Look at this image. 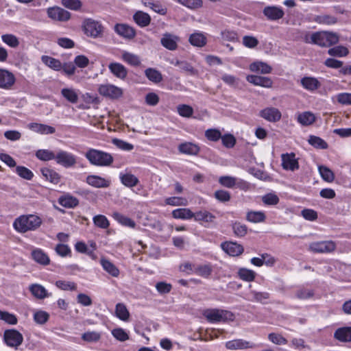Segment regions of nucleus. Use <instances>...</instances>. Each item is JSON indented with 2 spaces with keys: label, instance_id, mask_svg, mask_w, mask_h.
Masks as SVG:
<instances>
[{
  "label": "nucleus",
  "instance_id": "f3484780",
  "mask_svg": "<svg viewBox=\"0 0 351 351\" xmlns=\"http://www.w3.org/2000/svg\"><path fill=\"white\" fill-rule=\"evenodd\" d=\"M86 182L88 184L95 188H108L111 184L110 180L95 175L88 176Z\"/></svg>",
  "mask_w": 351,
  "mask_h": 351
},
{
  "label": "nucleus",
  "instance_id": "393cba45",
  "mask_svg": "<svg viewBox=\"0 0 351 351\" xmlns=\"http://www.w3.org/2000/svg\"><path fill=\"white\" fill-rule=\"evenodd\" d=\"M32 259L42 265H47L50 263L48 255L41 249L36 248L32 252Z\"/></svg>",
  "mask_w": 351,
  "mask_h": 351
},
{
  "label": "nucleus",
  "instance_id": "49530a36",
  "mask_svg": "<svg viewBox=\"0 0 351 351\" xmlns=\"http://www.w3.org/2000/svg\"><path fill=\"white\" fill-rule=\"evenodd\" d=\"M246 219L252 223L263 222L265 219V215L261 211H250L247 213Z\"/></svg>",
  "mask_w": 351,
  "mask_h": 351
},
{
  "label": "nucleus",
  "instance_id": "0e129e2a",
  "mask_svg": "<svg viewBox=\"0 0 351 351\" xmlns=\"http://www.w3.org/2000/svg\"><path fill=\"white\" fill-rule=\"evenodd\" d=\"M178 114L183 117H191L193 113V109L191 106L186 104H181L177 106Z\"/></svg>",
  "mask_w": 351,
  "mask_h": 351
},
{
  "label": "nucleus",
  "instance_id": "ea45409f",
  "mask_svg": "<svg viewBox=\"0 0 351 351\" xmlns=\"http://www.w3.org/2000/svg\"><path fill=\"white\" fill-rule=\"evenodd\" d=\"M58 203L65 208H74L78 205L79 201L76 197L65 195L59 198Z\"/></svg>",
  "mask_w": 351,
  "mask_h": 351
},
{
  "label": "nucleus",
  "instance_id": "4d7b16f0",
  "mask_svg": "<svg viewBox=\"0 0 351 351\" xmlns=\"http://www.w3.org/2000/svg\"><path fill=\"white\" fill-rule=\"evenodd\" d=\"M232 230L234 234L239 237H244L247 232V226L238 221L232 224Z\"/></svg>",
  "mask_w": 351,
  "mask_h": 351
},
{
  "label": "nucleus",
  "instance_id": "09e8293b",
  "mask_svg": "<svg viewBox=\"0 0 351 351\" xmlns=\"http://www.w3.org/2000/svg\"><path fill=\"white\" fill-rule=\"evenodd\" d=\"M319 172L322 179L328 182H332L335 179V175L332 170L326 166L320 165L318 167Z\"/></svg>",
  "mask_w": 351,
  "mask_h": 351
},
{
  "label": "nucleus",
  "instance_id": "bf43d9fd",
  "mask_svg": "<svg viewBox=\"0 0 351 351\" xmlns=\"http://www.w3.org/2000/svg\"><path fill=\"white\" fill-rule=\"evenodd\" d=\"M238 274L241 279L248 282L254 280L256 276L254 271L245 268L240 269Z\"/></svg>",
  "mask_w": 351,
  "mask_h": 351
},
{
  "label": "nucleus",
  "instance_id": "a878e982",
  "mask_svg": "<svg viewBox=\"0 0 351 351\" xmlns=\"http://www.w3.org/2000/svg\"><path fill=\"white\" fill-rule=\"evenodd\" d=\"M199 149L197 145L191 142H185L178 146V150L180 153L188 155H197Z\"/></svg>",
  "mask_w": 351,
  "mask_h": 351
},
{
  "label": "nucleus",
  "instance_id": "dca6fc26",
  "mask_svg": "<svg viewBox=\"0 0 351 351\" xmlns=\"http://www.w3.org/2000/svg\"><path fill=\"white\" fill-rule=\"evenodd\" d=\"M225 346L228 350H244L254 348V343L241 339L228 341L226 343Z\"/></svg>",
  "mask_w": 351,
  "mask_h": 351
},
{
  "label": "nucleus",
  "instance_id": "603ef678",
  "mask_svg": "<svg viewBox=\"0 0 351 351\" xmlns=\"http://www.w3.org/2000/svg\"><path fill=\"white\" fill-rule=\"evenodd\" d=\"M349 53L348 49L343 46H337L330 48L328 51V53L331 56L344 57Z\"/></svg>",
  "mask_w": 351,
  "mask_h": 351
},
{
  "label": "nucleus",
  "instance_id": "c03bdc74",
  "mask_svg": "<svg viewBox=\"0 0 351 351\" xmlns=\"http://www.w3.org/2000/svg\"><path fill=\"white\" fill-rule=\"evenodd\" d=\"M42 61L51 69L60 71L62 69V63L61 62L52 57L43 56L42 57Z\"/></svg>",
  "mask_w": 351,
  "mask_h": 351
},
{
  "label": "nucleus",
  "instance_id": "3c124183",
  "mask_svg": "<svg viewBox=\"0 0 351 351\" xmlns=\"http://www.w3.org/2000/svg\"><path fill=\"white\" fill-rule=\"evenodd\" d=\"M308 142L310 145H311L315 148L326 149L328 147L327 143L320 137L316 136H310Z\"/></svg>",
  "mask_w": 351,
  "mask_h": 351
},
{
  "label": "nucleus",
  "instance_id": "cd10ccee",
  "mask_svg": "<svg viewBox=\"0 0 351 351\" xmlns=\"http://www.w3.org/2000/svg\"><path fill=\"white\" fill-rule=\"evenodd\" d=\"M334 337L341 342L351 341V327H342L337 329Z\"/></svg>",
  "mask_w": 351,
  "mask_h": 351
},
{
  "label": "nucleus",
  "instance_id": "aec40b11",
  "mask_svg": "<svg viewBox=\"0 0 351 351\" xmlns=\"http://www.w3.org/2000/svg\"><path fill=\"white\" fill-rule=\"evenodd\" d=\"M114 30L120 36L128 39H132L136 35L134 28L127 24L117 23L114 25Z\"/></svg>",
  "mask_w": 351,
  "mask_h": 351
},
{
  "label": "nucleus",
  "instance_id": "6e6552de",
  "mask_svg": "<svg viewBox=\"0 0 351 351\" xmlns=\"http://www.w3.org/2000/svg\"><path fill=\"white\" fill-rule=\"evenodd\" d=\"M47 14L49 18L56 21L65 22L71 18L69 12L58 6L49 8Z\"/></svg>",
  "mask_w": 351,
  "mask_h": 351
},
{
  "label": "nucleus",
  "instance_id": "58836bf2",
  "mask_svg": "<svg viewBox=\"0 0 351 351\" xmlns=\"http://www.w3.org/2000/svg\"><path fill=\"white\" fill-rule=\"evenodd\" d=\"M40 172L43 177L51 183L57 184L59 182L60 176L54 170L44 167L40 169Z\"/></svg>",
  "mask_w": 351,
  "mask_h": 351
},
{
  "label": "nucleus",
  "instance_id": "2eb2a0df",
  "mask_svg": "<svg viewBox=\"0 0 351 351\" xmlns=\"http://www.w3.org/2000/svg\"><path fill=\"white\" fill-rule=\"evenodd\" d=\"M180 38L170 33H165L162 35L160 40L161 45L170 51H174L178 48V43Z\"/></svg>",
  "mask_w": 351,
  "mask_h": 351
},
{
  "label": "nucleus",
  "instance_id": "1a4fd4ad",
  "mask_svg": "<svg viewBox=\"0 0 351 351\" xmlns=\"http://www.w3.org/2000/svg\"><path fill=\"white\" fill-rule=\"evenodd\" d=\"M3 337L5 342L10 347L17 348L23 341V335L14 329L6 330Z\"/></svg>",
  "mask_w": 351,
  "mask_h": 351
},
{
  "label": "nucleus",
  "instance_id": "a211bd4d",
  "mask_svg": "<svg viewBox=\"0 0 351 351\" xmlns=\"http://www.w3.org/2000/svg\"><path fill=\"white\" fill-rule=\"evenodd\" d=\"M221 247L223 251L232 256L241 254L244 250L243 247L236 242L226 241L222 243Z\"/></svg>",
  "mask_w": 351,
  "mask_h": 351
},
{
  "label": "nucleus",
  "instance_id": "f03ea898",
  "mask_svg": "<svg viewBox=\"0 0 351 351\" xmlns=\"http://www.w3.org/2000/svg\"><path fill=\"white\" fill-rule=\"evenodd\" d=\"M42 222L40 217L37 215H22L14 220L13 226L17 232L25 233L36 230L41 226Z\"/></svg>",
  "mask_w": 351,
  "mask_h": 351
},
{
  "label": "nucleus",
  "instance_id": "5fc2aeb1",
  "mask_svg": "<svg viewBox=\"0 0 351 351\" xmlns=\"http://www.w3.org/2000/svg\"><path fill=\"white\" fill-rule=\"evenodd\" d=\"M94 224L103 229H106L110 226V222L107 217L103 215H95L93 219Z\"/></svg>",
  "mask_w": 351,
  "mask_h": 351
},
{
  "label": "nucleus",
  "instance_id": "72a5a7b5",
  "mask_svg": "<svg viewBox=\"0 0 351 351\" xmlns=\"http://www.w3.org/2000/svg\"><path fill=\"white\" fill-rule=\"evenodd\" d=\"M121 59L131 66H137L141 64V59L137 55L126 51H122Z\"/></svg>",
  "mask_w": 351,
  "mask_h": 351
},
{
  "label": "nucleus",
  "instance_id": "f257e3e1",
  "mask_svg": "<svg viewBox=\"0 0 351 351\" xmlns=\"http://www.w3.org/2000/svg\"><path fill=\"white\" fill-rule=\"evenodd\" d=\"M339 35L335 32L322 31L312 34H306L304 41L307 43L317 45L322 47H328L339 42Z\"/></svg>",
  "mask_w": 351,
  "mask_h": 351
},
{
  "label": "nucleus",
  "instance_id": "473e14b6",
  "mask_svg": "<svg viewBox=\"0 0 351 351\" xmlns=\"http://www.w3.org/2000/svg\"><path fill=\"white\" fill-rule=\"evenodd\" d=\"M315 114L309 111L300 113L298 115L297 120L302 125L307 126L313 124L315 121Z\"/></svg>",
  "mask_w": 351,
  "mask_h": 351
},
{
  "label": "nucleus",
  "instance_id": "864d4df0",
  "mask_svg": "<svg viewBox=\"0 0 351 351\" xmlns=\"http://www.w3.org/2000/svg\"><path fill=\"white\" fill-rule=\"evenodd\" d=\"M165 204L173 206H185L188 205V201L186 198L182 197H171L165 199Z\"/></svg>",
  "mask_w": 351,
  "mask_h": 351
},
{
  "label": "nucleus",
  "instance_id": "9d476101",
  "mask_svg": "<svg viewBox=\"0 0 351 351\" xmlns=\"http://www.w3.org/2000/svg\"><path fill=\"white\" fill-rule=\"evenodd\" d=\"M98 91L100 95L111 99H118L123 95L121 88L109 84L100 85Z\"/></svg>",
  "mask_w": 351,
  "mask_h": 351
},
{
  "label": "nucleus",
  "instance_id": "2f4dec72",
  "mask_svg": "<svg viewBox=\"0 0 351 351\" xmlns=\"http://www.w3.org/2000/svg\"><path fill=\"white\" fill-rule=\"evenodd\" d=\"M189 43L195 47H202L206 44V37L202 32H195L189 36Z\"/></svg>",
  "mask_w": 351,
  "mask_h": 351
},
{
  "label": "nucleus",
  "instance_id": "7ed1b4c3",
  "mask_svg": "<svg viewBox=\"0 0 351 351\" xmlns=\"http://www.w3.org/2000/svg\"><path fill=\"white\" fill-rule=\"evenodd\" d=\"M85 156L90 164L96 166H110L114 160L110 154L95 149L88 150Z\"/></svg>",
  "mask_w": 351,
  "mask_h": 351
},
{
  "label": "nucleus",
  "instance_id": "5701e85b",
  "mask_svg": "<svg viewBox=\"0 0 351 351\" xmlns=\"http://www.w3.org/2000/svg\"><path fill=\"white\" fill-rule=\"evenodd\" d=\"M302 86L311 92H313L321 86L319 81L313 77H304L300 80Z\"/></svg>",
  "mask_w": 351,
  "mask_h": 351
},
{
  "label": "nucleus",
  "instance_id": "680f3d73",
  "mask_svg": "<svg viewBox=\"0 0 351 351\" xmlns=\"http://www.w3.org/2000/svg\"><path fill=\"white\" fill-rule=\"evenodd\" d=\"M61 3L65 8L75 11L80 10L82 6L80 0H61Z\"/></svg>",
  "mask_w": 351,
  "mask_h": 351
},
{
  "label": "nucleus",
  "instance_id": "c9c22d12",
  "mask_svg": "<svg viewBox=\"0 0 351 351\" xmlns=\"http://www.w3.org/2000/svg\"><path fill=\"white\" fill-rule=\"evenodd\" d=\"M172 216L175 219H190L194 218L195 213L189 208H178L172 211Z\"/></svg>",
  "mask_w": 351,
  "mask_h": 351
},
{
  "label": "nucleus",
  "instance_id": "a19ab883",
  "mask_svg": "<svg viewBox=\"0 0 351 351\" xmlns=\"http://www.w3.org/2000/svg\"><path fill=\"white\" fill-rule=\"evenodd\" d=\"M116 316L123 321H128L130 317V313L126 306L123 303H118L115 307Z\"/></svg>",
  "mask_w": 351,
  "mask_h": 351
},
{
  "label": "nucleus",
  "instance_id": "6e6d98bb",
  "mask_svg": "<svg viewBox=\"0 0 351 351\" xmlns=\"http://www.w3.org/2000/svg\"><path fill=\"white\" fill-rule=\"evenodd\" d=\"M1 40L3 43L12 48L17 47L19 45L18 38L13 34H3L1 36Z\"/></svg>",
  "mask_w": 351,
  "mask_h": 351
},
{
  "label": "nucleus",
  "instance_id": "37998d69",
  "mask_svg": "<svg viewBox=\"0 0 351 351\" xmlns=\"http://www.w3.org/2000/svg\"><path fill=\"white\" fill-rule=\"evenodd\" d=\"M212 271L213 268L210 264L197 265L194 268V273L206 278L210 276Z\"/></svg>",
  "mask_w": 351,
  "mask_h": 351
},
{
  "label": "nucleus",
  "instance_id": "20e7f679",
  "mask_svg": "<svg viewBox=\"0 0 351 351\" xmlns=\"http://www.w3.org/2000/svg\"><path fill=\"white\" fill-rule=\"evenodd\" d=\"M82 29L86 36L93 38H101L104 30V27L100 21L91 18L84 19L82 23Z\"/></svg>",
  "mask_w": 351,
  "mask_h": 351
},
{
  "label": "nucleus",
  "instance_id": "6ab92c4d",
  "mask_svg": "<svg viewBox=\"0 0 351 351\" xmlns=\"http://www.w3.org/2000/svg\"><path fill=\"white\" fill-rule=\"evenodd\" d=\"M263 13L270 21L279 20L285 15L282 9L276 6H267L263 9Z\"/></svg>",
  "mask_w": 351,
  "mask_h": 351
},
{
  "label": "nucleus",
  "instance_id": "e2e57ef3",
  "mask_svg": "<svg viewBox=\"0 0 351 351\" xmlns=\"http://www.w3.org/2000/svg\"><path fill=\"white\" fill-rule=\"evenodd\" d=\"M49 318V313L44 311H38L34 314V320L38 324H45Z\"/></svg>",
  "mask_w": 351,
  "mask_h": 351
},
{
  "label": "nucleus",
  "instance_id": "0eeeda50",
  "mask_svg": "<svg viewBox=\"0 0 351 351\" xmlns=\"http://www.w3.org/2000/svg\"><path fill=\"white\" fill-rule=\"evenodd\" d=\"M336 249L332 241H315L310 243L308 250L314 253H330Z\"/></svg>",
  "mask_w": 351,
  "mask_h": 351
},
{
  "label": "nucleus",
  "instance_id": "79ce46f5",
  "mask_svg": "<svg viewBox=\"0 0 351 351\" xmlns=\"http://www.w3.org/2000/svg\"><path fill=\"white\" fill-rule=\"evenodd\" d=\"M145 75L149 80L154 83H159L162 80V74L156 69L148 68L145 71Z\"/></svg>",
  "mask_w": 351,
  "mask_h": 351
},
{
  "label": "nucleus",
  "instance_id": "338daca9",
  "mask_svg": "<svg viewBox=\"0 0 351 351\" xmlns=\"http://www.w3.org/2000/svg\"><path fill=\"white\" fill-rule=\"evenodd\" d=\"M16 173L21 178L30 180L34 176L33 173L27 168L23 166H18L16 168Z\"/></svg>",
  "mask_w": 351,
  "mask_h": 351
},
{
  "label": "nucleus",
  "instance_id": "4be33fe9",
  "mask_svg": "<svg viewBox=\"0 0 351 351\" xmlns=\"http://www.w3.org/2000/svg\"><path fill=\"white\" fill-rule=\"evenodd\" d=\"M247 80L248 82L255 86H259L264 88H270L273 84L272 80L268 77L251 75L247 77Z\"/></svg>",
  "mask_w": 351,
  "mask_h": 351
},
{
  "label": "nucleus",
  "instance_id": "8fccbe9b",
  "mask_svg": "<svg viewBox=\"0 0 351 351\" xmlns=\"http://www.w3.org/2000/svg\"><path fill=\"white\" fill-rule=\"evenodd\" d=\"M56 155L52 151L48 149H39L36 153V156L43 161L56 160Z\"/></svg>",
  "mask_w": 351,
  "mask_h": 351
},
{
  "label": "nucleus",
  "instance_id": "052dcab7",
  "mask_svg": "<svg viewBox=\"0 0 351 351\" xmlns=\"http://www.w3.org/2000/svg\"><path fill=\"white\" fill-rule=\"evenodd\" d=\"M0 319L11 325H15L18 322L15 315L2 311H0Z\"/></svg>",
  "mask_w": 351,
  "mask_h": 351
},
{
  "label": "nucleus",
  "instance_id": "7c9ffc66",
  "mask_svg": "<svg viewBox=\"0 0 351 351\" xmlns=\"http://www.w3.org/2000/svg\"><path fill=\"white\" fill-rule=\"evenodd\" d=\"M269 293L267 292H259L254 290H250L247 300L251 302L265 303V301L269 298Z\"/></svg>",
  "mask_w": 351,
  "mask_h": 351
},
{
  "label": "nucleus",
  "instance_id": "774afa93",
  "mask_svg": "<svg viewBox=\"0 0 351 351\" xmlns=\"http://www.w3.org/2000/svg\"><path fill=\"white\" fill-rule=\"evenodd\" d=\"M112 335L116 339L120 341H125L129 339L128 334L121 328L113 329Z\"/></svg>",
  "mask_w": 351,
  "mask_h": 351
},
{
  "label": "nucleus",
  "instance_id": "f8f14e48",
  "mask_svg": "<svg viewBox=\"0 0 351 351\" xmlns=\"http://www.w3.org/2000/svg\"><path fill=\"white\" fill-rule=\"evenodd\" d=\"M194 219L196 221H203L206 228L216 225V216L206 210H201L195 213Z\"/></svg>",
  "mask_w": 351,
  "mask_h": 351
},
{
  "label": "nucleus",
  "instance_id": "c85d7f7f",
  "mask_svg": "<svg viewBox=\"0 0 351 351\" xmlns=\"http://www.w3.org/2000/svg\"><path fill=\"white\" fill-rule=\"evenodd\" d=\"M133 19L136 24L142 27L149 25L151 22L150 16L143 11L136 12L133 15Z\"/></svg>",
  "mask_w": 351,
  "mask_h": 351
},
{
  "label": "nucleus",
  "instance_id": "9b49d317",
  "mask_svg": "<svg viewBox=\"0 0 351 351\" xmlns=\"http://www.w3.org/2000/svg\"><path fill=\"white\" fill-rule=\"evenodd\" d=\"M16 82V77L11 71L0 69V88L10 90Z\"/></svg>",
  "mask_w": 351,
  "mask_h": 351
},
{
  "label": "nucleus",
  "instance_id": "412c9836",
  "mask_svg": "<svg viewBox=\"0 0 351 351\" xmlns=\"http://www.w3.org/2000/svg\"><path fill=\"white\" fill-rule=\"evenodd\" d=\"M110 73L120 80H125L128 75V69L124 65L119 62H111L108 65Z\"/></svg>",
  "mask_w": 351,
  "mask_h": 351
},
{
  "label": "nucleus",
  "instance_id": "e433bc0d",
  "mask_svg": "<svg viewBox=\"0 0 351 351\" xmlns=\"http://www.w3.org/2000/svg\"><path fill=\"white\" fill-rule=\"evenodd\" d=\"M100 263L103 269L113 277H118L119 275V269L110 261L101 258Z\"/></svg>",
  "mask_w": 351,
  "mask_h": 351
},
{
  "label": "nucleus",
  "instance_id": "a18cd8bd",
  "mask_svg": "<svg viewBox=\"0 0 351 351\" xmlns=\"http://www.w3.org/2000/svg\"><path fill=\"white\" fill-rule=\"evenodd\" d=\"M114 218L121 225L134 228L136 226V223L132 219L119 213H114L113 215Z\"/></svg>",
  "mask_w": 351,
  "mask_h": 351
},
{
  "label": "nucleus",
  "instance_id": "de8ad7c7",
  "mask_svg": "<svg viewBox=\"0 0 351 351\" xmlns=\"http://www.w3.org/2000/svg\"><path fill=\"white\" fill-rule=\"evenodd\" d=\"M62 95L69 102L76 104L78 101V94L73 88H63L61 90Z\"/></svg>",
  "mask_w": 351,
  "mask_h": 351
},
{
  "label": "nucleus",
  "instance_id": "b1692460",
  "mask_svg": "<svg viewBox=\"0 0 351 351\" xmlns=\"http://www.w3.org/2000/svg\"><path fill=\"white\" fill-rule=\"evenodd\" d=\"M219 183L221 185L229 189L233 188L237 184L241 189H244L245 186L247 184L246 182L243 181H241L237 183L236 178L229 176H221L219 178Z\"/></svg>",
  "mask_w": 351,
  "mask_h": 351
},
{
  "label": "nucleus",
  "instance_id": "f704fd0d",
  "mask_svg": "<svg viewBox=\"0 0 351 351\" xmlns=\"http://www.w3.org/2000/svg\"><path fill=\"white\" fill-rule=\"evenodd\" d=\"M32 294L38 299H44L49 296L45 288L39 284H33L29 286Z\"/></svg>",
  "mask_w": 351,
  "mask_h": 351
},
{
  "label": "nucleus",
  "instance_id": "4468645a",
  "mask_svg": "<svg viewBox=\"0 0 351 351\" xmlns=\"http://www.w3.org/2000/svg\"><path fill=\"white\" fill-rule=\"evenodd\" d=\"M281 158L282 166L284 169L293 171L299 169V164L294 153L282 154Z\"/></svg>",
  "mask_w": 351,
  "mask_h": 351
},
{
  "label": "nucleus",
  "instance_id": "ddd939ff",
  "mask_svg": "<svg viewBox=\"0 0 351 351\" xmlns=\"http://www.w3.org/2000/svg\"><path fill=\"white\" fill-rule=\"evenodd\" d=\"M260 117L269 122H277L280 120L282 114L280 111L274 107H268L263 109L259 112Z\"/></svg>",
  "mask_w": 351,
  "mask_h": 351
},
{
  "label": "nucleus",
  "instance_id": "c756f323",
  "mask_svg": "<svg viewBox=\"0 0 351 351\" xmlns=\"http://www.w3.org/2000/svg\"><path fill=\"white\" fill-rule=\"evenodd\" d=\"M121 183L127 187H134L138 183V179L130 173H120Z\"/></svg>",
  "mask_w": 351,
  "mask_h": 351
},
{
  "label": "nucleus",
  "instance_id": "423d86ee",
  "mask_svg": "<svg viewBox=\"0 0 351 351\" xmlns=\"http://www.w3.org/2000/svg\"><path fill=\"white\" fill-rule=\"evenodd\" d=\"M57 164L65 167L70 168L77 164V157L71 153L66 151L59 150L56 155Z\"/></svg>",
  "mask_w": 351,
  "mask_h": 351
},
{
  "label": "nucleus",
  "instance_id": "4c0bfd02",
  "mask_svg": "<svg viewBox=\"0 0 351 351\" xmlns=\"http://www.w3.org/2000/svg\"><path fill=\"white\" fill-rule=\"evenodd\" d=\"M250 69L253 72H260L263 74H268L271 72V67L263 62H255L250 64Z\"/></svg>",
  "mask_w": 351,
  "mask_h": 351
},
{
  "label": "nucleus",
  "instance_id": "13d9d810",
  "mask_svg": "<svg viewBox=\"0 0 351 351\" xmlns=\"http://www.w3.org/2000/svg\"><path fill=\"white\" fill-rule=\"evenodd\" d=\"M82 339L88 343L97 342L101 339V334L96 331H88L82 335Z\"/></svg>",
  "mask_w": 351,
  "mask_h": 351
},
{
  "label": "nucleus",
  "instance_id": "39448f33",
  "mask_svg": "<svg viewBox=\"0 0 351 351\" xmlns=\"http://www.w3.org/2000/svg\"><path fill=\"white\" fill-rule=\"evenodd\" d=\"M204 315L210 322H225L232 319L233 314L228 311L219 309H210L205 312Z\"/></svg>",
  "mask_w": 351,
  "mask_h": 351
},
{
  "label": "nucleus",
  "instance_id": "69168bd1",
  "mask_svg": "<svg viewBox=\"0 0 351 351\" xmlns=\"http://www.w3.org/2000/svg\"><path fill=\"white\" fill-rule=\"evenodd\" d=\"M56 285L57 287L64 291H74L77 289L76 284L71 281L58 280L56 282Z\"/></svg>",
  "mask_w": 351,
  "mask_h": 351
},
{
  "label": "nucleus",
  "instance_id": "bb28decb",
  "mask_svg": "<svg viewBox=\"0 0 351 351\" xmlns=\"http://www.w3.org/2000/svg\"><path fill=\"white\" fill-rule=\"evenodd\" d=\"M28 128L31 130L41 134H50L56 132V129L53 127L38 123H29Z\"/></svg>",
  "mask_w": 351,
  "mask_h": 351
}]
</instances>
